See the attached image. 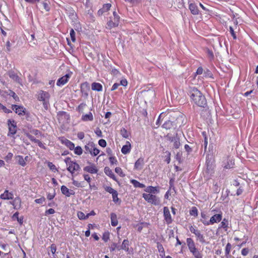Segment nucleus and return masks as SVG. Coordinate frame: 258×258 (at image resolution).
Instances as JSON below:
<instances>
[{
  "instance_id": "obj_29",
  "label": "nucleus",
  "mask_w": 258,
  "mask_h": 258,
  "mask_svg": "<svg viewBox=\"0 0 258 258\" xmlns=\"http://www.w3.org/2000/svg\"><path fill=\"white\" fill-rule=\"evenodd\" d=\"M131 183L136 187L144 188L145 187V185L144 184L139 182V181H138L137 180H136L135 179H132L131 180Z\"/></svg>"
},
{
  "instance_id": "obj_55",
  "label": "nucleus",
  "mask_w": 258,
  "mask_h": 258,
  "mask_svg": "<svg viewBox=\"0 0 258 258\" xmlns=\"http://www.w3.org/2000/svg\"><path fill=\"white\" fill-rule=\"evenodd\" d=\"M55 213V211L53 209H49L48 210H46L45 211V215H48V214H53Z\"/></svg>"
},
{
  "instance_id": "obj_20",
  "label": "nucleus",
  "mask_w": 258,
  "mask_h": 258,
  "mask_svg": "<svg viewBox=\"0 0 258 258\" xmlns=\"http://www.w3.org/2000/svg\"><path fill=\"white\" fill-rule=\"evenodd\" d=\"M144 165V159L143 158H139L137 160L135 164V168L137 169H141Z\"/></svg>"
},
{
  "instance_id": "obj_9",
  "label": "nucleus",
  "mask_w": 258,
  "mask_h": 258,
  "mask_svg": "<svg viewBox=\"0 0 258 258\" xmlns=\"http://www.w3.org/2000/svg\"><path fill=\"white\" fill-rule=\"evenodd\" d=\"M60 140L62 144L65 145L71 150H74L75 145L71 141L64 138H61Z\"/></svg>"
},
{
  "instance_id": "obj_58",
  "label": "nucleus",
  "mask_w": 258,
  "mask_h": 258,
  "mask_svg": "<svg viewBox=\"0 0 258 258\" xmlns=\"http://www.w3.org/2000/svg\"><path fill=\"white\" fill-rule=\"evenodd\" d=\"M48 166L49 167V168L52 170L56 169L55 166L54 164H53L51 162H48Z\"/></svg>"
},
{
  "instance_id": "obj_41",
  "label": "nucleus",
  "mask_w": 258,
  "mask_h": 258,
  "mask_svg": "<svg viewBox=\"0 0 258 258\" xmlns=\"http://www.w3.org/2000/svg\"><path fill=\"white\" fill-rule=\"evenodd\" d=\"M99 150L98 149L94 147V145L93 144V147L91 151V154L93 155L94 156H96L99 153Z\"/></svg>"
},
{
  "instance_id": "obj_64",
  "label": "nucleus",
  "mask_w": 258,
  "mask_h": 258,
  "mask_svg": "<svg viewBox=\"0 0 258 258\" xmlns=\"http://www.w3.org/2000/svg\"><path fill=\"white\" fill-rule=\"evenodd\" d=\"M203 69L202 67H199L197 70L196 74L197 75H201L203 73H204Z\"/></svg>"
},
{
  "instance_id": "obj_42",
  "label": "nucleus",
  "mask_w": 258,
  "mask_h": 258,
  "mask_svg": "<svg viewBox=\"0 0 258 258\" xmlns=\"http://www.w3.org/2000/svg\"><path fill=\"white\" fill-rule=\"evenodd\" d=\"M78 217L80 220H84L87 218L86 215H85L84 213L80 211L78 213Z\"/></svg>"
},
{
  "instance_id": "obj_13",
  "label": "nucleus",
  "mask_w": 258,
  "mask_h": 258,
  "mask_svg": "<svg viewBox=\"0 0 258 258\" xmlns=\"http://www.w3.org/2000/svg\"><path fill=\"white\" fill-rule=\"evenodd\" d=\"M14 195L12 192H9L8 190H6L4 194L0 196L1 199L3 200H12L13 199Z\"/></svg>"
},
{
  "instance_id": "obj_35",
  "label": "nucleus",
  "mask_w": 258,
  "mask_h": 258,
  "mask_svg": "<svg viewBox=\"0 0 258 258\" xmlns=\"http://www.w3.org/2000/svg\"><path fill=\"white\" fill-rule=\"evenodd\" d=\"M120 133L121 135L124 138H127L129 136V134L128 132L124 128H121Z\"/></svg>"
},
{
  "instance_id": "obj_30",
  "label": "nucleus",
  "mask_w": 258,
  "mask_h": 258,
  "mask_svg": "<svg viewBox=\"0 0 258 258\" xmlns=\"http://www.w3.org/2000/svg\"><path fill=\"white\" fill-rule=\"evenodd\" d=\"M173 143L174 147L176 149L179 148V146H180V143L179 141V138L178 137L177 134H176L175 135V140H174V142Z\"/></svg>"
},
{
  "instance_id": "obj_47",
  "label": "nucleus",
  "mask_w": 258,
  "mask_h": 258,
  "mask_svg": "<svg viewBox=\"0 0 258 258\" xmlns=\"http://www.w3.org/2000/svg\"><path fill=\"white\" fill-rule=\"evenodd\" d=\"M27 137L32 142L37 143L39 140L36 139L32 135L27 134Z\"/></svg>"
},
{
  "instance_id": "obj_24",
  "label": "nucleus",
  "mask_w": 258,
  "mask_h": 258,
  "mask_svg": "<svg viewBox=\"0 0 258 258\" xmlns=\"http://www.w3.org/2000/svg\"><path fill=\"white\" fill-rule=\"evenodd\" d=\"M104 172L108 176L110 177L114 180H116L114 174L108 167H105L104 168Z\"/></svg>"
},
{
  "instance_id": "obj_3",
  "label": "nucleus",
  "mask_w": 258,
  "mask_h": 258,
  "mask_svg": "<svg viewBox=\"0 0 258 258\" xmlns=\"http://www.w3.org/2000/svg\"><path fill=\"white\" fill-rule=\"evenodd\" d=\"M222 214L221 212H220L218 214H214L211 217L209 221L201 220V221L205 225H209L210 224H213L215 223L219 222L222 220Z\"/></svg>"
},
{
  "instance_id": "obj_54",
  "label": "nucleus",
  "mask_w": 258,
  "mask_h": 258,
  "mask_svg": "<svg viewBox=\"0 0 258 258\" xmlns=\"http://www.w3.org/2000/svg\"><path fill=\"white\" fill-rule=\"evenodd\" d=\"M13 154L11 153H9L8 154V155L6 156V157L5 158V159L7 161H8L9 160H10L12 157H13Z\"/></svg>"
},
{
  "instance_id": "obj_61",
  "label": "nucleus",
  "mask_w": 258,
  "mask_h": 258,
  "mask_svg": "<svg viewBox=\"0 0 258 258\" xmlns=\"http://www.w3.org/2000/svg\"><path fill=\"white\" fill-rule=\"evenodd\" d=\"M109 161L112 164H116L117 162V160L115 159L114 157H110L109 158Z\"/></svg>"
},
{
  "instance_id": "obj_26",
  "label": "nucleus",
  "mask_w": 258,
  "mask_h": 258,
  "mask_svg": "<svg viewBox=\"0 0 258 258\" xmlns=\"http://www.w3.org/2000/svg\"><path fill=\"white\" fill-rule=\"evenodd\" d=\"M128 245H129V241L127 239H124L121 244V246H120V249H123L126 251L128 250Z\"/></svg>"
},
{
  "instance_id": "obj_17",
  "label": "nucleus",
  "mask_w": 258,
  "mask_h": 258,
  "mask_svg": "<svg viewBox=\"0 0 258 258\" xmlns=\"http://www.w3.org/2000/svg\"><path fill=\"white\" fill-rule=\"evenodd\" d=\"M8 75H9V76L10 77V78H11V79H12L13 80H14L15 81H16V82H18L19 83H20V78H19V77L13 71H9L8 73Z\"/></svg>"
},
{
  "instance_id": "obj_7",
  "label": "nucleus",
  "mask_w": 258,
  "mask_h": 258,
  "mask_svg": "<svg viewBox=\"0 0 258 258\" xmlns=\"http://www.w3.org/2000/svg\"><path fill=\"white\" fill-rule=\"evenodd\" d=\"M80 167L78 164L75 162H71L70 165L67 167V170L72 174L75 172L79 170Z\"/></svg>"
},
{
  "instance_id": "obj_34",
  "label": "nucleus",
  "mask_w": 258,
  "mask_h": 258,
  "mask_svg": "<svg viewBox=\"0 0 258 258\" xmlns=\"http://www.w3.org/2000/svg\"><path fill=\"white\" fill-rule=\"evenodd\" d=\"M234 162L232 159H229V161L225 165L224 167L227 169H230L233 167Z\"/></svg>"
},
{
  "instance_id": "obj_4",
  "label": "nucleus",
  "mask_w": 258,
  "mask_h": 258,
  "mask_svg": "<svg viewBox=\"0 0 258 258\" xmlns=\"http://www.w3.org/2000/svg\"><path fill=\"white\" fill-rule=\"evenodd\" d=\"M114 21H112V17L110 18L109 21L107 23V28L109 29L112 28L117 27L118 25L119 22V16L117 14L116 12L114 11L113 13Z\"/></svg>"
},
{
  "instance_id": "obj_25",
  "label": "nucleus",
  "mask_w": 258,
  "mask_h": 258,
  "mask_svg": "<svg viewBox=\"0 0 258 258\" xmlns=\"http://www.w3.org/2000/svg\"><path fill=\"white\" fill-rule=\"evenodd\" d=\"M82 119L84 121H92L93 120V116L91 112H89L88 114L82 115Z\"/></svg>"
},
{
  "instance_id": "obj_8",
  "label": "nucleus",
  "mask_w": 258,
  "mask_h": 258,
  "mask_svg": "<svg viewBox=\"0 0 258 258\" xmlns=\"http://www.w3.org/2000/svg\"><path fill=\"white\" fill-rule=\"evenodd\" d=\"M71 74H67L64 76L59 78L57 81L56 85L59 86L64 85L68 82L69 79L71 77Z\"/></svg>"
},
{
  "instance_id": "obj_57",
  "label": "nucleus",
  "mask_w": 258,
  "mask_h": 258,
  "mask_svg": "<svg viewBox=\"0 0 258 258\" xmlns=\"http://www.w3.org/2000/svg\"><path fill=\"white\" fill-rule=\"evenodd\" d=\"M248 251H249V250L248 248H244L242 249V250L241 251V254L245 256L248 254Z\"/></svg>"
},
{
  "instance_id": "obj_10",
  "label": "nucleus",
  "mask_w": 258,
  "mask_h": 258,
  "mask_svg": "<svg viewBox=\"0 0 258 258\" xmlns=\"http://www.w3.org/2000/svg\"><path fill=\"white\" fill-rule=\"evenodd\" d=\"M49 98V94L46 92L40 91L38 94V99L40 101H44L48 100Z\"/></svg>"
},
{
  "instance_id": "obj_31",
  "label": "nucleus",
  "mask_w": 258,
  "mask_h": 258,
  "mask_svg": "<svg viewBox=\"0 0 258 258\" xmlns=\"http://www.w3.org/2000/svg\"><path fill=\"white\" fill-rule=\"evenodd\" d=\"M204 75L206 78H210L213 79V76L212 72L208 69H206L204 71Z\"/></svg>"
},
{
  "instance_id": "obj_11",
  "label": "nucleus",
  "mask_w": 258,
  "mask_h": 258,
  "mask_svg": "<svg viewBox=\"0 0 258 258\" xmlns=\"http://www.w3.org/2000/svg\"><path fill=\"white\" fill-rule=\"evenodd\" d=\"M61 191L62 194L67 197H70L71 195H74L75 192L73 190H70L67 186L62 185L61 187Z\"/></svg>"
},
{
  "instance_id": "obj_12",
  "label": "nucleus",
  "mask_w": 258,
  "mask_h": 258,
  "mask_svg": "<svg viewBox=\"0 0 258 258\" xmlns=\"http://www.w3.org/2000/svg\"><path fill=\"white\" fill-rule=\"evenodd\" d=\"M84 170L90 173H96L98 172V169L94 164H91L90 166L85 167Z\"/></svg>"
},
{
  "instance_id": "obj_39",
  "label": "nucleus",
  "mask_w": 258,
  "mask_h": 258,
  "mask_svg": "<svg viewBox=\"0 0 258 258\" xmlns=\"http://www.w3.org/2000/svg\"><path fill=\"white\" fill-rule=\"evenodd\" d=\"M93 147V143H92L90 144H88V145H86L85 146V149L87 152H89L90 154L91 153V151L92 150V148Z\"/></svg>"
},
{
  "instance_id": "obj_40",
  "label": "nucleus",
  "mask_w": 258,
  "mask_h": 258,
  "mask_svg": "<svg viewBox=\"0 0 258 258\" xmlns=\"http://www.w3.org/2000/svg\"><path fill=\"white\" fill-rule=\"evenodd\" d=\"M231 249V245L230 243H228L226 246L225 248V253L226 255H228L229 254V253L230 252V250Z\"/></svg>"
},
{
  "instance_id": "obj_32",
  "label": "nucleus",
  "mask_w": 258,
  "mask_h": 258,
  "mask_svg": "<svg viewBox=\"0 0 258 258\" xmlns=\"http://www.w3.org/2000/svg\"><path fill=\"white\" fill-rule=\"evenodd\" d=\"M163 128L168 130L172 126V122L170 120L166 121L162 125Z\"/></svg>"
},
{
  "instance_id": "obj_50",
  "label": "nucleus",
  "mask_w": 258,
  "mask_h": 258,
  "mask_svg": "<svg viewBox=\"0 0 258 258\" xmlns=\"http://www.w3.org/2000/svg\"><path fill=\"white\" fill-rule=\"evenodd\" d=\"M42 5H43V9L46 11V12H48L49 11V5L48 3H46V2H43L42 3Z\"/></svg>"
},
{
  "instance_id": "obj_48",
  "label": "nucleus",
  "mask_w": 258,
  "mask_h": 258,
  "mask_svg": "<svg viewBox=\"0 0 258 258\" xmlns=\"http://www.w3.org/2000/svg\"><path fill=\"white\" fill-rule=\"evenodd\" d=\"M105 189L107 192H108L111 194H113V193H114V192L116 191V190H114L113 188H112L111 187H110V186H106Z\"/></svg>"
},
{
  "instance_id": "obj_19",
  "label": "nucleus",
  "mask_w": 258,
  "mask_h": 258,
  "mask_svg": "<svg viewBox=\"0 0 258 258\" xmlns=\"http://www.w3.org/2000/svg\"><path fill=\"white\" fill-rule=\"evenodd\" d=\"M131 145L129 142H126V144L123 146L121 149V152L123 154L128 153L131 151Z\"/></svg>"
},
{
  "instance_id": "obj_33",
  "label": "nucleus",
  "mask_w": 258,
  "mask_h": 258,
  "mask_svg": "<svg viewBox=\"0 0 258 258\" xmlns=\"http://www.w3.org/2000/svg\"><path fill=\"white\" fill-rule=\"evenodd\" d=\"M146 191L150 193H153L155 194L156 192H158V190L157 189V187H153L152 186H149L147 187V188L146 189Z\"/></svg>"
},
{
  "instance_id": "obj_43",
  "label": "nucleus",
  "mask_w": 258,
  "mask_h": 258,
  "mask_svg": "<svg viewBox=\"0 0 258 258\" xmlns=\"http://www.w3.org/2000/svg\"><path fill=\"white\" fill-rule=\"evenodd\" d=\"M117 249L118 250H120V246H118L116 243H113L111 244L110 249L111 251H114L115 249Z\"/></svg>"
},
{
  "instance_id": "obj_28",
  "label": "nucleus",
  "mask_w": 258,
  "mask_h": 258,
  "mask_svg": "<svg viewBox=\"0 0 258 258\" xmlns=\"http://www.w3.org/2000/svg\"><path fill=\"white\" fill-rule=\"evenodd\" d=\"M16 159L18 161L19 164L22 166H25L26 164V162L25 161L24 159L23 156L18 155L16 157Z\"/></svg>"
},
{
  "instance_id": "obj_51",
  "label": "nucleus",
  "mask_w": 258,
  "mask_h": 258,
  "mask_svg": "<svg viewBox=\"0 0 258 258\" xmlns=\"http://www.w3.org/2000/svg\"><path fill=\"white\" fill-rule=\"evenodd\" d=\"M45 199L44 197H42L41 198L36 199L35 202L37 204H41L45 201Z\"/></svg>"
},
{
  "instance_id": "obj_16",
  "label": "nucleus",
  "mask_w": 258,
  "mask_h": 258,
  "mask_svg": "<svg viewBox=\"0 0 258 258\" xmlns=\"http://www.w3.org/2000/svg\"><path fill=\"white\" fill-rule=\"evenodd\" d=\"M186 243L190 251L196 248L195 242L191 238L186 239Z\"/></svg>"
},
{
  "instance_id": "obj_5",
  "label": "nucleus",
  "mask_w": 258,
  "mask_h": 258,
  "mask_svg": "<svg viewBox=\"0 0 258 258\" xmlns=\"http://www.w3.org/2000/svg\"><path fill=\"white\" fill-rule=\"evenodd\" d=\"M8 125L9 127V133L8 134V136L13 137L17 133V127L16 122L14 120H11V119H9L8 120Z\"/></svg>"
},
{
  "instance_id": "obj_1",
  "label": "nucleus",
  "mask_w": 258,
  "mask_h": 258,
  "mask_svg": "<svg viewBox=\"0 0 258 258\" xmlns=\"http://www.w3.org/2000/svg\"><path fill=\"white\" fill-rule=\"evenodd\" d=\"M188 94L191 99L198 106L205 107L207 105V101L205 96L196 88H190Z\"/></svg>"
},
{
  "instance_id": "obj_2",
  "label": "nucleus",
  "mask_w": 258,
  "mask_h": 258,
  "mask_svg": "<svg viewBox=\"0 0 258 258\" xmlns=\"http://www.w3.org/2000/svg\"><path fill=\"white\" fill-rule=\"evenodd\" d=\"M143 198L149 203L154 205H159L160 204V199L157 196L150 194H143Z\"/></svg>"
},
{
  "instance_id": "obj_52",
  "label": "nucleus",
  "mask_w": 258,
  "mask_h": 258,
  "mask_svg": "<svg viewBox=\"0 0 258 258\" xmlns=\"http://www.w3.org/2000/svg\"><path fill=\"white\" fill-rule=\"evenodd\" d=\"M102 239L105 242H107L109 239V233H104L103 235Z\"/></svg>"
},
{
  "instance_id": "obj_49",
  "label": "nucleus",
  "mask_w": 258,
  "mask_h": 258,
  "mask_svg": "<svg viewBox=\"0 0 258 258\" xmlns=\"http://www.w3.org/2000/svg\"><path fill=\"white\" fill-rule=\"evenodd\" d=\"M98 144L102 147H105L106 146V142L103 139L100 140L98 142Z\"/></svg>"
},
{
  "instance_id": "obj_21",
  "label": "nucleus",
  "mask_w": 258,
  "mask_h": 258,
  "mask_svg": "<svg viewBox=\"0 0 258 258\" xmlns=\"http://www.w3.org/2000/svg\"><path fill=\"white\" fill-rule=\"evenodd\" d=\"M189 9L193 15H198L199 14L198 7L195 4H190L189 5Z\"/></svg>"
},
{
  "instance_id": "obj_15",
  "label": "nucleus",
  "mask_w": 258,
  "mask_h": 258,
  "mask_svg": "<svg viewBox=\"0 0 258 258\" xmlns=\"http://www.w3.org/2000/svg\"><path fill=\"white\" fill-rule=\"evenodd\" d=\"M12 109L15 111V112L19 115H22L23 113H25V109L21 106H18L17 105H13L12 106Z\"/></svg>"
},
{
  "instance_id": "obj_59",
  "label": "nucleus",
  "mask_w": 258,
  "mask_h": 258,
  "mask_svg": "<svg viewBox=\"0 0 258 258\" xmlns=\"http://www.w3.org/2000/svg\"><path fill=\"white\" fill-rule=\"evenodd\" d=\"M51 251L53 254H54L56 250V247L55 244H52L50 246Z\"/></svg>"
},
{
  "instance_id": "obj_14",
  "label": "nucleus",
  "mask_w": 258,
  "mask_h": 258,
  "mask_svg": "<svg viewBox=\"0 0 258 258\" xmlns=\"http://www.w3.org/2000/svg\"><path fill=\"white\" fill-rule=\"evenodd\" d=\"M111 6V5L110 4H104L103 8L98 10L97 13L98 15L99 16H102L104 13L108 11L110 9Z\"/></svg>"
},
{
  "instance_id": "obj_53",
  "label": "nucleus",
  "mask_w": 258,
  "mask_h": 258,
  "mask_svg": "<svg viewBox=\"0 0 258 258\" xmlns=\"http://www.w3.org/2000/svg\"><path fill=\"white\" fill-rule=\"evenodd\" d=\"M230 29V32L231 34V35L232 36L233 38L234 39H236V34L234 31V30L233 29V28L232 27H230L229 28Z\"/></svg>"
},
{
  "instance_id": "obj_37",
  "label": "nucleus",
  "mask_w": 258,
  "mask_h": 258,
  "mask_svg": "<svg viewBox=\"0 0 258 258\" xmlns=\"http://www.w3.org/2000/svg\"><path fill=\"white\" fill-rule=\"evenodd\" d=\"M74 152L76 154L78 155H80L82 154L83 150L81 147L77 146V147H74Z\"/></svg>"
},
{
  "instance_id": "obj_56",
  "label": "nucleus",
  "mask_w": 258,
  "mask_h": 258,
  "mask_svg": "<svg viewBox=\"0 0 258 258\" xmlns=\"http://www.w3.org/2000/svg\"><path fill=\"white\" fill-rule=\"evenodd\" d=\"M167 140L171 142H174L175 140V136L173 137L170 136L169 135H167L166 136Z\"/></svg>"
},
{
  "instance_id": "obj_36",
  "label": "nucleus",
  "mask_w": 258,
  "mask_h": 258,
  "mask_svg": "<svg viewBox=\"0 0 258 258\" xmlns=\"http://www.w3.org/2000/svg\"><path fill=\"white\" fill-rule=\"evenodd\" d=\"M228 225V221L225 218L223 220L222 222L220 224V228H222L224 229L227 228Z\"/></svg>"
},
{
  "instance_id": "obj_6",
  "label": "nucleus",
  "mask_w": 258,
  "mask_h": 258,
  "mask_svg": "<svg viewBox=\"0 0 258 258\" xmlns=\"http://www.w3.org/2000/svg\"><path fill=\"white\" fill-rule=\"evenodd\" d=\"M163 215L164 220L167 224H171L172 222V219L170 214L169 208L167 207H164L163 208Z\"/></svg>"
},
{
  "instance_id": "obj_46",
  "label": "nucleus",
  "mask_w": 258,
  "mask_h": 258,
  "mask_svg": "<svg viewBox=\"0 0 258 258\" xmlns=\"http://www.w3.org/2000/svg\"><path fill=\"white\" fill-rule=\"evenodd\" d=\"M157 248L159 252L162 253L163 254H165L164 248L161 244H157Z\"/></svg>"
},
{
  "instance_id": "obj_62",
  "label": "nucleus",
  "mask_w": 258,
  "mask_h": 258,
  "mask_svg": "<svg viewBox=\"0 0 258 258\" xmlns=\"http://www.w3.org/2000/svg\"><path fill=\"white\" fill-rule=\"evenodd\" d=\"M119 84L120 85H122L123 86H126L127 85V81L126 79L121 80Z\"/></svg>"
},
{
  "instance_id": "obj_22",
  "label": "nucleus",
  "mask_w": 258,
  "mask_h": 258,
  "mask_svg": "<svg viewBox=\"0 0 258 258\" xmlns=\"http://www.w3.org/2000/svg\"><path fill=\"white\" fill-rule=\"evenodd\" d=\"M110 217L111 225L113 226H116L118 224L116 215L114 213H112L110 214Z\"/></svg>"
},
{
  "instance_id": "obj_44",
  "label": "nucleus",
  "mask_w": 258,
  "mask_h": 258,
  "mask_svg": "<svg viewBox=\"0 0 258 258\" xmlns=\"http://www.w3.org/2000/svg\"><path fill=\"white\" fill-rule=\"evenodd\" d=\"M112 196L113 201L114 202L116 203L119 201V199L118 198V197H117L118 193H117V191L114 192V193H113V194H112Z\"/></svg>"
},
{
  "instance_id": "obj_27",
  "label": "nucleus",
  "mask_w": 258,
  "mask_h": 258,
  "mask_svg": "<svg viewBox=\"0 0 258 258\" xmlns=\"http://www.w3.org/2000/svg\"><path fill=\"white\" fill-rule=\"evenodd\" d=\"M195 258H203V255L201 252L196 248L190 251Z\"/></svg>"
},
{
  "instance_id": "obj_18",
  "label": "nucleus",
  "mask_w": 258,
  "mask_h": 258,
  "mask_svg": "<svg viewBox=\"0 0 258 258\" xmlns=\"http://www.w3.org/2000/svg\"><path fill=\"white\" fill-rule=\"evenodd\" d=\"M91 89L93 91L100 92L102 90V86L99 83L94 82L91 85Z\"/></svg>"
},
{
  "instance_id": "obj_60",
  "label": "nucleus",
  "mask_w": 258,
  "mask_h": 258,
  "mask_svg": "<svg viewBox=\"0 0 258 258\" xmlns=\"http://www.w3.org/2000/svg\"><path fill=\"white\" fill-rule=\"evenodd\" d=\"M43 106H44V108L46 110H47L48 108V105H49L48 100H46L43 101Z\"/></svg>"
},
{
  "instance_id": "obj_45",
  "label": "nucleus",
  "mask_w": 258,
  "mask_h": 258,
  "mask_svg": "<svg viewBox=\"0 0 258 258\" xmlns=\"http://www.w3.org/2000/svg\"><path fill=\"white\" fill-rule=\"evenodd\" d=\"M70 36H71L72 41L74 42H75V41H76L75 32L73 29H72L70 31Z\"/></svg>"
},
{
  "instance_id": "obj_23",
  "label": "nucleus",
  "mask_w": 258,
  "mask_h": 258,
  "mask_svg": "<svg viewBox=\"0 0 258 258\" xmlns=\"http://www.w3.org/2000/svg\"><path fill=\"white\" fill-rule=\"evenodd\" d=\"M195 235L197 238V240H199L200 242L202 243H204L206 242L205 237L204 235L201 233L200 230H199L198 232L195 234Z\"/></svg>"
},
{
  "instance_id": "obj_63",
  "label": "nucleus",
  "mask_w": 258,
  "mask_h": 258,
  "mask_svg": "<svg viewBox=\"0 0 258 258\" xmlns=\"http://www.w3.org/2000/svg\"><path fill=\"white\" fill-rule=\"evenodd\" d=\"M189 230L190 231L194 233V234H196L197 232H198L199 230L198 229H196L192 226H190L189 227Z\"/></svg>"
},
{
  "instance_id": "obj_38",
  "label": "nucleus",
  "mask_w": 258,
  "mask_h": 258,
  "mask_svg": "<svg viewBox=\"0 0 258 258\" xmlns=\"http://www.w3.org/2000/svg\"><path fill=\"white\" fill-rule=\"evenodd\" d=\"M198 209L196 207H192L191 210L190 211V214L192 216L197 217L198 216Z\"/></svg>"
}]
</instances>
